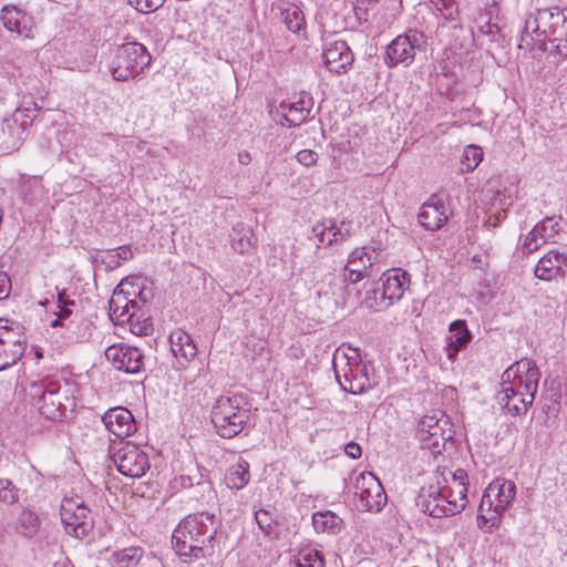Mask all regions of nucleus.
<instances>
[{
  "label": "nucleus",
  "mask_w": 567,
  "mask_h": 567,
  "mask_svg": "<svg viewBox=\"0 0 567 567\" xmlns=\"http://www.w3.org/2000/svg\"><path fill=\"white\" fill-rule=\"evenodd\" d=\"M540 372L530 359H522L506 369L501 378L496 400L512 415L525 414L533 405Z\"/></svg>",
  "instance_id": "f257e3e1"
},
{
  "label": "nucleus",
  "mask_w": 567,
  "mask_h": 567,
  "mask_svg": "<svg viewBox=\"0 0 567 567\" xmlns=\"http://www.w3.org/2000/svg\"><path fill=\"white\" fill-rule=\"evenodd\" d=\"M251 419V406L243 394L220 395L210 410V421L223 439H233L244 431Z\"/></svg>",
  "instance_id": "f03ea898"
},
{
  "label": "nucleus",
  "mask_w": 567,
  "mask_h": 567,
  "mask_svg": "<svg viewBox=\"0 0 567 567\" xmlns=\"http://www.w3.org/2000/svg\"><path fill=\"white\" fill-rule=\"evenodd\" d=\"M516 496L513 481L496 478L485 488L478 505L477 526L481 529H499L503 527L504 512Z\"/></svg>",
  "instance_id": "7ed1b4c3"
},
{
  "label": "nucleus",
  "mask_w": 567,
  "mask_h": 567,
  "mask_svg": "<svg viewBox=\"0 0 567 567\" xmlns=\"http://www.w3.org/2000/svg\"><path fill=\"white\" fill-rule=\"evenodd\" d=\"M151 63L152 55L142 43L127 42L114 51L109 71L115 81L127 82L140 78Z\"/></svg>",
  "instance_id": "20e7f679"
},
{
  "label": "nucleus",
  "mask_w": 567,
  "mask_h": 567,
  "mask_svg": "<svg viewBox=\"0 0 567 567\" xmlns=\"http://www.w3.org/2000/svg\"><path fill=\"white\" fill-rule=\"evenodd\" d=\"M417 433L423 446L433 453L440 454L453 446L454 430L443 412L424 415L419 422Z\"/></svg>",
  "instance_id": "39448f33"
},
{
  "label": "nucleus",
  "mask_w": 567,
  "mask_h": 567,
  "mask_svg": "<svg viewBox=\"0 0 567 567\" xmlns=\"http://www.w3.org/2000/svg\"><path fill=\"white\" fill-rule=\"evenodd\" d=\"M333 368L342 390L360 394L371 386L369 368L359 360V354L355 353L354 357H348L344 353L334 354Z\"/></svg>",
  "instance_id": "423d86ee"
},
{
  "label": "nucleus",
  "mask_w": 567,
  "mask_h": 567,
  "mask_svg": "<svg viewBox=\"0 0 567 567\" xmlns=\"http://www.w3.org/2000/svg\"><path fill=\"white\" fill-rule=\"evenodd\" d=\"M426 45V37L422 31L410 29L403 34L395 37L385 48L384 64L389 69L399 65L410 66L416 51L424 50Z\"/></svg>",
  "instance_id": "0eeeda50"
},
{
  "label": "nucleus",
  "mask_w": 567,
  "mask_h": 567,
  "mask_svg": "<svg viewBox=\"0 0 567 567\" xmlns=\"http://www.w3.org/2000/svg\"><path fill=\"white\" fill-rule=\"evenodd\" d=\"M436 493L452 504L450 512H461L467 504L468 476L463 468L452 470L440 466L436 470Z\"/></svg>",
  "instance_id": "6e6552de"
},
{
  "label": "nucleus",
  "mask_w": 567,
  "mask_h": 567,
  "mask_svg": "<svg viewBox=\"0 0 567 567\" xmlns=\"http://www.w3.org/2000/svg\"><path fill=\"white\" fill-rule=\"evenodd\" d=\"M386 502L385 491L373 473L363 472L355 478L354 505L359 511L378 513Z\"/></svg>",
  "instance_id": "1a4fd4ad"
},
{
  "label": "nucleus",
  "mask_w": 567,
  "mask_h": 567,
  "mask_svg": "<svg viewBox=\"0 0 567 567\" xmlns=\"http://www.w3.org/2000/svg\"><path fill=\"white\" fill-rule=\"evenodd\" d=\"M141 295V287L138 285L128 282L126 280L115 288L111 300L109 302L110 318L116 324H123L132 321L140 311V303L136 296Z\"/></svg>",
  "instance_id": "9d476101"
},
{
  "label": "nucleus",
  "mask_w": 567,
  "mask_h": 567,
  "mask_svg": "<svg viewBox=\"0 0 567 567\" xmlns=\"http://www.w3.org/2000/svg\"><path fill=\"white\" fill-rule=\"evenodd\" d=\"M31 395L38 396L37 405L44 417L56 420L63 416L65 406L62 400L66 396L61 393V386L58 382L32 383Z\"/></svg>",
  "instance_id": "9b49d317"
},
{
  "label": "nucleus",
  "mask_w": 567,
  "mask_h": 567,
  "mask_svg": "<svg viewBox=\"0 0 567 567\" xmlns=\"http://www.w3.org/2000/svg\"><path fill=\"white\" fill-rule=\"evenodd\" d=\"M114 463L121 474L132 478L142 477L151 467L147 454L128 442L116 451Z\"/></svg>",
  "instance_id": "f8f14e48"
},
{
  "label": "nucleus",
  "mask_w": 567,
  "mask_h": 567,
  "mask_svg": "<svg viewBox=\"0 0 567 567\" xmlns=\"http://www.w3.org/2000/svg\"><path fill=\"white\" fill-rule=\"evenodd\" d=\"M379 257L380 254L372 247L355 248L348 257L343 280L349 284H357L371 277L373 266L379 261Z\"/></svg>",
  "instance_id": "ddd939ff"
},
{
  "label": "nucleus",
  "mask_w": 567,
  "mask_h": 567,
  "mask_svg": "<svg viewBox=\"0 0 567 567\" xmlns=\"http://www.w3.org/2000/svg\"><path fill=\"white\" fill-rule=\"evenodd\" d=\"M410 284V275L401 269H394L382 280L381 287L373 289L375 306L389 308L399 301Z\"/></svg>",
  "instance_id": "4468645a"
},
{
  "label": "nucleus",
  "mask_w": 567,
  "mask_h": 567,
  "mask_svg": "<svg viewBox=\"0 0 567 567\" xmlns=\"http://www.w3.org/2000/svg\"><path fill=\"white\" fill-rule=\"evenodd\" d=\"M61 522L72 532L92 529L91 511L79 495L65 496L60 508Z\"/></svg>",
  "instance_id": "2eb2a0df"
},
{
  "label": "nucleus",
  "mask_w": 567,
  "mask_h": 567,
  "mask_svg": "<svg viewBox=\"0 0 567 567\" xmlns=\"http://www.w3.org/2000/svg\"><path fill=\"white\" fill-rule=\"evenodd\" d=\"M105 357L116 370L126 373H138L144 365L142 352L124 343L107 347Z\"/></svg>",
  "instance_id": "dca6fc26"
},
{
  "label": "nucleus",
  "mask_w": 567,
  "mask_h": 567,
  "mask_svg": "<svg viewBox=\"0 0 567 567\" xmlns=\"http://www.w3.org/2000/svg\"><path fill=\"white\" fill-rule=\"evenodd\" d=\"M25 340L19 327L0 326V360L4 369L13 365L23 355Z\"/></svg>",
  "instance_id": "f3484780"
},
{
  "label": "nucleus",
  "mask_w": 567,
  "mask_h": 567,
  "mask_svg": "<svg viewBox=\"0 0 567 567\" xmlns=\"http://www.w3.org/2000/svg\"><path fill=\"white\" fill-rule=\"evenodd\" d=\"M567 268V247L550 249L537 262L534 274L535 277L550 281L565 275Z\"/></svg>",
  "instance_id": "a211bd4d"
},
{
  "label": "nucleus",
  "mask_w": 567,
  "mask_h": 567,
  "mask_svg": "<svg viewBox=\"0 0 567 567\" xmlns=\"http://www.w3.org/2000/svg\"><path fill=\"white\" fill-rule=\"evenodd\" d=\"M35 113L37 107L33 103L32 107H17L10 117L3 120L1 130L12 138V145L24 140L27 128L33 122Z\"/></svg>",
  "instance_id": "6ab92c4d"
},
{
  "label": "nucleus",
  "mask_w": 567,
  "mask_h": 567,
  "mask_svg": "<svg viewBox=\"0 0 567 567\" xmlns=\"http://www.w3.org/2000/svg\"><path fill=\"white\" fill-rule=\"evenodd\" d=\"M450 217V209L445 200L437 196L424 203L419 213L420 224L427 230H437L445 225Z\"/></svg>",
  "instance_id": "aec40b11"
},
{
  "label": "nucleus",
  "mask_w": 567,
  "mask_h": 567,
  "mask_svg": "<svg viewBox=\"0 0 567 567\" xmlns=\"http://www.w3.org/2000/svg\"><path fill=\"white\" fill-rule=\"evenodd\" d=\"M102 421L116 437H126L135 431L133 414L126 408L116 406L107 410Z\"/></svg>",
  "instance_id": "412c9836"
},
{
  "label": "nucleus",
  "mask_w": 567,
  "mask_h": 567,
  "mask_svg": "<svg viewBox=\"0 0 567 567\" xmlns=\"http://www.w3.org/2000/svg\"><path fill=\"white\" fill-rule=\"evenodd\" d=\"M323 59L330 72L342 74L348 72L353 63V53L347 42L336 41L323 52Z\"/></svg>",
  "instance_id": "4be33fe9"
},
{
  "label": "nucleus",
  "mask_w": 567,
  "mask_h": 567,
  "mask_svg": "<svg viewBox=\"0 0 567 567\" xmlns=\"http://www.w3.org/2000/svg\"><path fill=\"white\" fill-rule=\"evenodd\" d=\"M313 107V99L308 93H301L295 102L282 101L279 110L288 126H299L307 121Z\"/></svg>",
  "instance_id": "5701e85b"
},
{
  "label": "nucleus",
  "mask_w": 567,
  "mask_h": 567,
  "mask_svg": "<svg viewBox=\"0 0 567 567\" xmlns=\"http://www.w3.org/2000/svg\"><path fill=\"white\" fill-rule=\"evenodd\" d=\"M0 19L3 27L23 38L32 37V18L16 6H6L1 10Z\"/></svg>",
  "instance_id": "b1692460"
},
{
  "label": "nucleus",
  "mask_w": 567,
  "mask_h": 567,
  "mask_svg": "<svg viewBox=\"0 0 567 567\" xmlns=\"http://www.w3.org/2000/svg\"><path fill=\"white\" fill-rule=\"evenodd\" d=\"M169 341L172 352L177 359L179 368L184 369L186 363L197 354V348L192 337L182 330H177L171 334Z\"/></svg>",
  "instance_id": "393cba45"
},
{
  "label": "nucleus",
  "mask_w": 567,
  "mask_h": 567,
  "mask_svg": "<svg viewBox=\"0 0 567 567\" xmlns=\"http://www.w3.org/2000/svg\"><path fill=\"white\" fill-rule=\"evenodd\" d=\"M450 336L445 347L446 357L453 360L458 352L464 349L472 340V333L467 329L465 320H455L450 324Z\"/></svg>",
  "instance_id": "a878e982"
},
{
  "label": "nucleus",
  "mask_w": 567,
  "mask_h": 567,
  "mask_svg": "<svg viewBox=\"0 0 567 567\" xmlns=\"http://www.w3.org/2000/svg\"><path fill=\"white\" fill-rule=\"evenodd\" d=\"M229 236L230 246L234 251L240 255H251L255 252L257 239L249 226L239 223L233 227Z\"/></svg>",
  "instance_id": "bb28decb"
},
{
  "label": "nucleus",
  "mask_w": 567,
  "mask_h": 567,
  "mask_svg": "<svg viewBox=\"0 0 567 567\" xmlns=\"http://www.w3.org/2000/svg\"><path fill=\"white\" fill-rule=\"evenodd\" d=\"M312 234L318 239L317 247L331 246L332 244H339L346 240L347 234H344L333 220L326 219L317 223L312 227Z\"/></svg>",
  "instance_id": "cd10ccee"
},
{
  "label": "nucleus",
  "mask_w": 567,
  "mask_h": 567,
  "mask_svg": "<svg viewBox=\"0 0 567 567\" xmlns=\"http://www.w3.org/2000/svg\"><path fill=\"white\" fill-rule=\"evenodd\" d=\"M172 543L176 554L186 558H199L204 556L203 542L195 534H173Z\"/></svg>",
  "instance_id": "c85d7f7f"
},
{
  "label": "nucleus",
  "mask_w": 567,
  "mask_h": 567,
  "mask_svg": "<svg viewBox=\"0 0 567 567\" xmlns=\"http://www.w3.org/2000/svg\"><path fill=\"white\" fill-rule=\"evenodd\" d=\"M423 509L424 512L429 513L432 517H443V516H450L455 515L458 512H450L452 509V504L449 499L443 498V493H436V487L431 486L430 487V494L429 497L423 503Z\"/></svg>",
  "instance_id": "c756f323"
},
{
  "label": "nucleus",
  "mask_w": 567,
  "mask_h": 567,
  "mask_svg": "<svg viewBox=\"0 0 567 567\" xmlns=\"http://www.w3.org/2000/svg\"><path fill=\"white\" fill-rule=\"evenodd\" d=\"M214 529V515L209 513L190 514L183 518L174 532H207Z\"/></svg>",
  "instance_id": "7c9ffc66"
},
{
  "label": "nucleus",
  "mask_w": 567,
  "mask_h": 567,
  "mask_svg": "<svg viewBox=\"0 0 567 567\" xmlns=\"http://www.w3.org/2000/svg\"><path fill=\"white\" fill-rule=\"evenodd\" d=\"M281 21L293 33L299 32L306 25L305 14L299 7L285 2L280 7Z\"/></svg>",
  "instance_id": "2f4dec72"
},
{
  "label": "nucleus",
  "mask_w": 567,
  "mask_h": 567,
  "mask_svg": "<svg viewBox=\"0 0 567 567\" xmlns=\"http://www.w3.org/2000/svg\"><path fill=\"white\" fill-rule=\"evenodd\" d=\"M226 484L231 489H241L244 488L249 480V463L244 460L239 458V461L233 465L226 475Z\"/></svg>",
  "instance_id": "473e14b6"
},
{
  "label": "nucleus",
  "mask_w": 567,
  "mask_h": 567,
  "mask_svg": "<svg viewBox=\"0 0 567 567\" xmlns=\"http://www.w3.org/2000/svg\"><path fill=\"white\" fill-rule=\"evenodd\" d=\"M312 525L316 532H333L342 528L343 519L331 511L317 512L312 515Z\"/></svg>",
  "instance_id": "72a5a7b5"
},
{
  "label": "nucleus",
  "mask_w": 567,
  "mask_h": 567,
  "mask_svg": "<svg viewBox=\"0 0 567 567\" xmlns=\"http://www.w3.org/2000/svg\"><path fill=\"white\" fill-rule=\"evenodd\" d=\"M143 551L138 547H130L116 551L112 556L113 567H135L142 558Z\"/></svg>",
  "instance_id": "f704fd0d"
},
{
  "label": "nucleus",
  "mask_w": 567,
  "mask_h": 567,
  "mask_svg": "<svg viewBox=\"0 0 567 567\" xmlns=\"http://www.w3.org/2000/svg\"><path fill=\"white\" fill-rule=\"evenodd\" d=\"M295 567H324L323 555L313 548L301 549L292 560Z\"/></svg>",
  "instance_id": "c9c22d12"
},
{
  "label": "nucleus",
  "mask_w": 567,
  "mask_h": 567,
  "mask_svg": "<svg viewBox=\"0 0 567 567\" xmlns=\"http://www.w3.org/2000/svg\"><path fill=\"white\" fill-rule=\"evenodd\" d=\"M62 328L64 331L61 337L66 344L79 343L86 338V326L84 327L82 321L69 320L68 323H65V326Z\"/></svg>",
  "instance_id": "e433bc0d"
},
{
  "label": "nucleus",
  "mask_w": 567,
  "mask_h": 567,
  "mask_svg": "<svg viewBox=\"0 0 567 567\" xmlns=\"http://www.w3.org/2000/svg\"><path fill=\"white\" fill-rule=\"evenodd\" d=\"M544 228L543 226H537V224L533 227L530 231L525 236L522 249L525 254H532L540 248L547 240L544 237V234L540 231Z\"/></svg>",
  "instance_id": "4c0bfd02"
},
{
  "label": "nucleus",
  "mask_w": 567,
  "mask_h": 567,
  "mask_svg": "<svg viewBox=\"0 0 567 567\" xmlns=\"http://www.w3.org/2000/svg\"><path fill=\"white\" fill-rule=\"evenodd\" d=\"M482 158H483L482 148L476 145H468L464 150L462 163H463V165L466 166L467 171H473L482 162Z\"/></svg>",
  "instance_id": "58836bf2"
},
{
  "label": "nucleus",
  "mask_w": 567,
  "mask_h": 567,
  "mask_svg": "<svg viewBox=\"0 0 567 567\" xmlns=\"http://www.w3.org/2000/svg\"><path fill=\"white\" fill-rule=\"evenodd\" d=\"M0 501L6 504H14L19 501L18 488L10 480H0Z\"/></svg>",
  "instance_id": "ea45409f"
},
{
  "label": "nucleus",
  "mask_w": 567,
  "mask_h": 567,
  "mask_svg": "<svg viewBox=\"0 0 567 567\" xmlns=\"http://www.w3.org/2000/svg\"><path fill=\"white\" fill-rule=\"evenodd\" d=\"M18 524L21 528L37 530L40 528V517L30 508H24L18 517Z\"/></svg>",
  "instance_id": "a19ab883"
},
{
  "label": "nucleus",
  "mask_w": 567,
  "mask_h": 567,
  "mask_svg": "<svg viewBox=\"0 0 567 567\" xmlns=\"http://www.w3.org/2000/svg\"><path fill=\"white\" fill-rule=\"evenodd\" d=\"M127 3L141 13H151L159 9L165 0H126Z\"/></svg>",
  "instance_id": "79ce46f5"
},
{
  "label": "nucleus",
  "mask_w": 567,
  "mask_h": 567,
  "mask_svg": "<svg viewBox=\"0 0 567 567\" xmlns=\"http://www.w3.org/2000/svg\"><path fill=\"white\" fill-rule=\"evenodd\" d=\"M134 256L132 247L128 245L117 247L116 249L110 251L109 259L111 264H114L115 267L121 265V261L131 260Z\"/></svg>",
  "instance_id": "37998d69"
},
{
  "label": "nucleus",
  "mask_w": 567,
  "mask_h": 567,
  "mask_svg": "<svg viewBox=\"0 0 567 567\" xmlns=\"http://www.w3.org/2000/svg\"><path fill=\"white\" fill-rule=\"evenodd\" d=\"M537 226H543V230H540L544 234V237L546 240H549L555 237L560 230V224L559 220H556L553 217H546L540 223L537 224Z\"/></svg>",
  "instance_id": "c03bdc74"
},
{
  "label": "nucleus",
  "mask_w": 567,
  "mask_h": 567,
  "mask_svg": "<svg viewBox=\"0 0 567 567\" xmlns=\"http://www.w3.org/2000/svg\"><path fill=\"white\" fill-rule=\"evenodd\" d=\"M255 519L261 532H268V529L272 528L275 523L274 515L266 509H259L255 512Z\"/></svg>",
  "instance_id": "a18cd8bd"
},
{
  "label": "nucleus",
  "mask_w": 567,
  "mask_h": 567,
  "mask_svg": "<svg viewBox=\"0 0 567 567\" xmlns=\"http://www.w3.org/2000/svg\"><path fill=\"white\" fill-rule=\"evenodd\" d=\"M296 158L301 165L310 167L317 163L318 154L312 150H301L297 153Z\"/></svg>",
  "instance_id": "49530a36"
},
{
  "label": "nucleus",
  "mask_w": 567,
  "mask_h": 567,
  "mask_svg": "<svg viewBox=\"0 0 567 567\" xmlns=\"http://www.w3.org/2000/svg\"><path fill=\"white\" fill-rule=\"evenodd\" d=\"M565 39H567L566 34L551 37V39H547L549 42L555 43L551 52L559 55L563 59L567 58V42L565 41Z\"/></svg>",
  "instance_id": "de8ad7c7"
},
{
  "label": "nucleus",
  "mask_w": 567,
  "mask_h": 567,
  "mask_svg": "<svg viewBox=\"0 0 567 567\" xmlns=\"http://www.w3.org/2000/svg\"><path fill=\"white\" fill-rule=\"evenodd\" d=\"M70 307L71 306L58 308V311L55 312L56 318L51 321V327H53V328L64 327L65 323H68V319L72 315V310L70 309Z\"/></svg>",
  "instance_id": "09e8293b"
},
{
  "label": "nucleus",
  "mask_w": 567,
  "mask_h": 567,
  "mask_svg": "<svg viewBox=\"0 0 567 567\" xmlns=\"http://www.w3.org/2000/svg\"><path fill=\"white\" fill-rule=\"evenodd\" d=\"M10 291L11 279L6 272L0 271V300L8 298Z\"/></svg>",
  "instance_id": "8fccbe9b"
},
{
  "label": "nucleus",
  "mask_w": 567,
  "mask_h": 567,
  "mask_svg": "<svg viewBox=\"0 0 567 567\" xmlns=\"http://www.w3.org/2000/svg\"><path fill=\"white\" fill-rule=\"evenodd\" d=\"M344 453L351 458H359L362 454L361 446L355 442H349L344 446Z\"/></svg>",
  "instance_id": "3c124183"
},
{
  "label": "nucleus",
  "mask_w": 567,
  "mask_h": 567,
  "mask_svg": "<svg viewBox=\"0 0 567 567\" xmlns=\"http://www.w3.org/2000/svg\"><path fill=\"white\" fill-rule=\"evenodd\" d=\"M431 2L440 11H443V9L447 10L449 13L446 16L452 18V16H453L452 9L454 6V0H431Z\"/></svg>",
  "instance_id": "603ef678"
},
{
  "label": "nucleus",
  "mask_w": 567,
  "mask_h": 567,
  "mask_svg": "<svg viewBox=\"0 0 567 567\" xmlns=\"http://www.w3.org/2000/svg\"><path fill=\"white\" fill-rule=\"evenodd\" d=\"M74 305V300L70 299L64 290L58 292V308Z\"/></svg>",
  "instance_id": "864d4df0"
},
{
  "label": "nucleus",
  "mask_w": 567,
  "mask_h": 567,
  "mask_svg": "<svg viewBox=\"0 0 567 567\" xmlns=\"http://www.w3.org/2000/svg\"><path fill=\"white\" fill-rule=\"evenodd\" d=\"M238 162L241 165H248L251 162V155L248 151H241L238 153Z\"/></svg>",
  "instance_id": "5fc2aeb1"
},
{
  "label": "nucleus",
  "mask_w": 567,
  "mask_h": 567,
  "mask_svg": "<svg viewBox=\"0 0 567 567\" xmlns=\"http://www.w3.org/2000/svg\"><path fill=\"white\" fill-rule=\"evenodd\" d=\"M136 300L140 303V308L147 302V297L144 295V291L141 289V295L136 296Z\"/></svg>",
  "instance_id": "6e6d98bb"
},
{
  "label": "nucleus",
  "mask_w": 567,
  "mask_h": 567,
  "mask_svg": "<svg viewBox=\"0 0 567 567\" xmlns=\"http://www.w3.org/2000/svg\"><path fill=\"white\" fill-rule=\"evenodd\" d=\"M486 28H487V31H485V32L488 33V34H493L494 33V29L497 31V25L496 24L487 23Z\"/></svg>",
  "instance_id": "4d7b16f0"
},
{
  "label": "nucleus",
  "mask_w": 567,
  "mask_h": 567,
  "mask_svg": "<svg viewBox=\"0 0 567 567\" xmlns=\"http://www.w3.org/2000/svg\"><path fill=\"white\" fill-rule=\"evenodd\" d=\"M560 398L559 393L555 392L550 395V399L554 401V402H557L558 399Z\"/></svg>",
  "instance_id": "13d9d810"
},
{
  "label": "nucleus",
  "mask_w": 567,
  "mask_h": 567,
  "mask_svg": "<svg viewBox=\"0 0 567 567\" xmlns=\"http://www.w3.org/2000/svg\"><path fill=\"white\" fill-rule=\"evenodd\" d=\"M48 303H49L48 299H44V300L39 302V305L42 306V307H45Z\"/></svg>",
  "instance_id": "bf43d9fd"
},
{
  "label": "nucleus",
  "mask_w": 567,
  "mask_h": 567,
  "mask_svg": "<svg viewBox=\"0 0 567 567\" xmlns=\"http://www.w3.org/2000/svg\"><path fill=\"white\" fill-rule=\"evenodd\" d=\"M35 354H37L38 358L42 357V354L40 352H37Z\"/></svg>",
  "instance_id": "052dcab7"
}]
</instances>
